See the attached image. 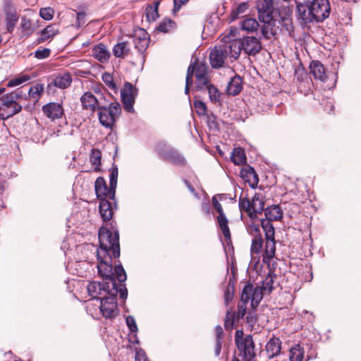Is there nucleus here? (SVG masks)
<instances>
[{
	"label": "nucleus",
	"mask_w": 361,
	"mask_h": 361,
	"mask_svg": "<svg viewBox=\"0 0 361 361\" xmlns=\"http://www.w3.org/2000/svg\"><path fill=\"white\" fill-rule=\"evenodd\" d=\"M239 208L241 211L247 212L250 218H252V204L249 198L240 197Z\"/></svg>",
	"instance_id": "45"
},
{
	"label": "nucleus",
	"mask_w": 361,
	"mask_h": 361,
	"mask_svg": "<svg viewBox=\"0 0 361 361\" xmlns=\"http://www.w3.org/2000/svg\"><path fill=\"white\" fill-rule=\"evenodd\" d=\"M231 160L235 165H242L246 162V156L243 149L240 147L234 148Z\"/></svg>",
	"instance_id": "31"
},
{
	"label": "nucleus",
	"mask_w": 361,
	"mask_h": 361,
	"mask_svg": "<svg viewBox=\"0 0 361 361\" xmlns=\"http://www.w3.org/2000/svg\"><path fill=\"white\" fill-rule=\"evenodd\" d=\"M228 51L230 56L235 59L239 57V55L243 50L242 39L238 40H233L228 46Z\"/></svg>",
	"instance_id": "30"
},
{
	"label": "nucleus",
	"mask_w": 361,
	"mask_h": 361,
	"mask_svg": "<svg viewBox=\"0 0 361 361\" xmlns=\"http://www.w3.org/2000/svg\"><path fill=\"white\" fill-rule=\"evenodd\" d=\"M20 26L22 28V32H25L27 36L32 34L34 30L32 27V23L30 19L25 16L22 17Z\"/></svg>",
	"instance_id": "47"
},
{
	"label": "nucleus",
	"mask_w": 361,
	"mask_h": 361,
	"mask_svg": "<svg viewBox=\"0 0 361 361\" xmlns=\"http://www.w3.org/2000/svg\"><path fill=\"white\" fill-rule=\"evenodd\" d=\"M223 195L219 194L212 197V204L215 210L218 212L219 215L216 216V221L219 226L224 236L225 240L228 245L231 243V235L228 227V220L223 210L221 204L219 200H222Z\"/></svg>",
	"instance_id": "8"
},
{
	"label": "nucleus",
	"mask_w": 361,
	"mask_h": 361,
	"mask_svg": "<svg viewBox=\"0 0 361 361\" xmlns=\"http://www.w3.org/2000/svg\"><path fill=\"white\" fill-rule=\"evenodd\" d=\"M30 80V77L28 75H21L18 77L11 78L8 80L6 87H12L17 85H20L25 82H27Z\"/></svg>",
	"instance_id": "46"
},
{
	"label": "nucleus",
	"mask_w": 361,
	"mask_h": 361,
	"mask_svg": "<svg viewBox=\"0 0 361 361\" xmlns=\"http://www.w3.org/2000/svg\"><path fill=\"white\" fill-rule=\"evenodd\" d=\"M92 54L101 63H106L109 61L111 54L103 43L96 44L92 49Z\"/></svg>",
	"instance_id": "19"
},
{
	"label": "nucleus",
	"mask_w": 361,
	"mask_h": 361,
	"mask_svg": "<svg viewBox=\"0 0 361 361\" xmlns=\"http://www.w3.org/2000/svg\"><path fill=\"white\" fill-rule=\"evenodd\" d=\"M303 358L304 350L299 344L295 345L290 349L289 355L290 361H302Z\"/></svg>",
	"instance_id": "34"
},
{
	"label": "nucleus",
	"mask_w": 361,
	"mask_h": 361,
	"mask_svg": "<svg viewBox=\"0 0 361 361\" xmlns=\"http://www.w3.org/2000/svg\"><path fill=\"white\" fill-rule=\"evenodd\" d=\"M133 41H150V36L147 31L140 27L134 30L133 35L131 36Z\"/></svg>",
	"instance_id": "41"
},
{
	"label": "nucleus",
	"mask_w": 361,
	"mask_h": 361,
	"mask_svg": "<svg viewBox=\"0 0 361 361\" xmlns=\"http://www.w3.org/2000/svg\"><path fill=\"white\" fill-rule=\"evenodd\" d=\"M4 10L6 16H10V13L11 15L17 14L10 0H8L5 2Z\"/></svg>",
	"instance_id": "61"
},
{
	"label": "nucleus",
	"mask_w": 361,
	"mask_h": 361,
	"mask_svg": "<svg viewBox=\"0 0 361 361\" xmlns=\"http://www.w3.org/2000/svg\"><path fill=\"white\" fill-rule=\"evenodd\" d=\"M291 13L292 10L288 6H282L281 9L279 11L280 18H286V17L290 18Z\"/></svg>",
	"instance_id": "62"
},
{
	"label": "nucleus",
	"mask_w": 361,
	"mask_h": 361,
	"mask_svg": "<svg viewBox=\"0 0 361 361\" xmlns=\"http://www.w3.org/2000/svg\"><path fill=\"white\" fill-rule=\"evenodd\" d=\"M276 277V274L269 272L262 282V286L261 288L263 290L267 291L269 293H271L274 289V283Z\"/></svg>",
	"instance_id": "40"
},
{
	"label": "nucleus",
	"mask_w": 361,
	"mask_h": 361,
	"mask_svg": "<svg viewBox=\"0 0 361 361\" xmlns=\"http://www.w3.org/2000/svg\"><path fill=\"white\" fill-rule=\"evenodd\" d=\"M20 95L16 92H10L0 98V117L6 120L22 110L19 100Z\"/></svg>",
	"instance_id": "5"
},
{
	"label": "nucleus",
	"mask_w": 361,
	"mask_h": 361,
	"mask_svg": "<svg viewBox=\"0 0 361 361\" xmlns=\"http://www.w3.org/2000/svg\"><path fill=\"white\" fill-rule=\"evenodd\" d=\"M265 219L269 221H279L283 218V211L279 205H272L264 209Z\"/></svg>",
	"instance_id": "25"
},
{
	"label": "nucleus",
	"mask_w": 361,
	"mask_h": 361,
	"mask_svg": "<svg viewBox=\"0 0 361 361\" xmlns=\"http://www.w3.org/2000/svg\"><path fill=\"white\" fill-rule=\"evenodd\" d=\"M262 290L261 287H254L252 284L247 283L242 290L240 301L242 302L251 301V307L255 310L262 299Z\"/></svg>",
	"instance_id": "10"
},
{
	"label": "nucleus",
	"mask_w": 361,
	"mask_h": 361,
	"mask_svg": "<svg viewBox=\"0 0 361 361\" xmlns=\"http://www.w3.org/2000/svg\"><path fill=\"white\" fill-rule=\"evenodd\" d=\"M243 88V78L235 75L228 82L226 90H242Z\"/></svg>",
	"instance_id": "42"
},
{
	"label": "nucleus",
	"mask_w": 361,
	"mask_h": 361,
	"mask_svg": "<svg viewBox=\"0 0 361 361\" xmlns=\"http://www.w3.org/2000/svg\"><path fill=\"white\" fill-rule=\"evenodd\" d=\"M103 82L110 89L117 90L118 87L121 85V79L114 78V76L109 73H104L102 76Z\"/></svg>",
	"instance_id": "29"
},
{
	"label": "nucleus",
	"mask_w": 361,
	"mask_h": 361,
	"mask_svg": "<svg viewBox=\"0 0 361 361\" xmlns=\"http://www.w3.org/2000/svg\"><path fill=\"white\" fill-rule=\"evenodd\" d=\"M236 345L238 350L243 353V360L255 357V343L251 335L245 336V339L236 343Z\"/></svg>",
	"instance_id": "13"
},
{
	"label": "nucleus",
	"mask_w": 361,
	"mask_h": 361,
	"mask_svg": "<svg viewBox=\"0 0 361 361\" xmlns=\"http://www.w3.org/2000/svg\"><path fill=\"white\" fill-rule=\"evenodd\" d=\"M155 150L158 155L164 160L173 164L184 165L185 160L177 150L164 142H159L156 145Z\"/></svg>",
	"instance_id": "9"
},
{
	"label": "nucleus",
	"mask_w": 361,
	"mask_h": 361,
	"mask_svg": "<svg viewBox=\"0 0 361 361\" xmlns=\"http://www.w3.org/2000/svg\"><path fill=\"white\" fill-rule=\"evenodd\" d=\"M99 248L97 249V269L99 275L103 278L104 282H90L87 290L92 299L100 300L109 295L112 288V283H125L127 275L120 260L113 267V259L120 257L119 235L117 231L111 232L102 227L99 231Z\"/></svg>",
	"instance_id": "1"
},
{
	"label": "nucleus",
	"mask_w": 361,
	"mask_h": 361,
	"mask_svg": "<svg viewBox=\"0 0 361 361\" xmlns=\"http://www.w3.org/2000/svg\"><path fill=\"white\" fill-rule=\"evenodd\" d=\"M276 22H269L267 23H264L261 28V32L263 37L269 39L271 35H274L276 33V30H274Z\"/></svg>",
	"instance_id": "43"
},
{
	"label": "nucleus",
	"mask_w": 361,
	"mask_h": 361,
	"mask_svg": "<svg viewBox=\"0 0 361 361\" xmlns=\"http://www.w3.org/2000/svg\"><path fill=\"white\" fill-rule=\"evenodd\" d=\"M176 23L170 18H166L159 23V25L155 28V30L163 33H167L171 30L176 29Z\"/></svg>",
	"instance_id": "28"
},
{
	"label": "nucleus",
	"mask_w": 361,
	"mask_h": 361,
	"mask_svg": "<svg viewBox=\"0 0 361 361\" xmlns=\"http://www.w3.org/2000/svg\"><path fill=\"white\" fill-rule=\"evenodd\" d=\"M286 18H281V21L286 30L288 32H290L293 30L291 18H288V17Z\"/></svg>",
	"instance_id": "64"
},
{
	"label": "nucleus",
	"mask_w": 361,
	"mask_h": 361,
	"mask_svg": "<svg viewBox=\"0 0 361 361\" xmlns=\"http://www.w3.org/2000/svg\"><path fill=\"white\" fill-rule=\"evenodd\" d=\"M118 293L121 298L126 299L128 290L126 284H120L118 288L117 283L114 282L109 295L101 298L100 310L102 315L106 319H113L117 315L116 296Z\"/></svg>",
	"instance_id": "4"
},
{
	"label": "nucleus",
	"mask_w": 361,
	"mask_h": 361,
	"mask_svg": "<svg viewBox=\"0 0 361 361\" xmlns=\"http://www.w3.org/2000/svg\"><path fill=\"white\" fill-rule=\"evenodd\" d=\"M263 244V238H253L251 245V252L252 253L259 254L261 252Z\"/></svg>",
	"instance_id": "51"
},
{
	"label": "nucleus",
	"mask_w": 361,
	"mask_h": 361,
	"mask_svg": "<svg viewBox=\"0 0 361 361\" xmlns=\"http://www.w3.org/2000/svg\"><path fill=\"white\" fill-rule=\"evenodd\" d=\"M72 81L71 75L68 73L57 75L54 80V85L60 89L67 88Z\"/></svg>",
	"instance_id": "27"
},
{
	"label": "nucleus",
	"mask_w": 361,
	"mask_h": 361,
	"mask_svg": "<svg viewBox=\"0 0 361 361\" xmlns=\"http://www.w3.org/2000/svg\"><path fill=\"white\" fill-rule=\"evenodd\" d=\"M249 5L247 2L240 3L235 9H233L230 14L231 21H234L243 15L247 9Z\"/></svg>",
	"instance_id": "38"
},
{
	"label": "nucleus",
	"mask_w": 361,
	"mask_h": 361,
	"mask_svg": "<svg viewBox=\"0 0 361 361\" xmlns=\"http://www.w3.org/2000/svg\"><path fill=\"white\" fill-rule=\"evenodd\" d=\"M40 36L37 39L36 44H39L47 40H51L59 33V27L56 24H50L40 31Z\"/></svg>",
	"instance_id": "17"
},
{
	"label": "nucleus",
	"mask_w": 361,
	"mask_h": 361,
	"mask_svg": "<svg viewBox=\"0 0 361 361\" xmlns=\"http://www.w3.org/2000/svg\"><path fill=\"white\" fill-rule=\"evenodd\" d=\"M252 217H255L257 214H261L264 209V201L263 195L260 193H255L252 201Z\"/></svg>",
	"instance_id": "23"
},
{
	"label": "nucleus",
	"mask_w": 361,
	"mask_h": 361,
	"mask_svg": "<svg viewBox=\"0 0 361 361\" xmlns=\"http://www.w3.org/2000/svg\"><path fill=\"white\" fill-rule=\"evenodd\" d=\"M276 252V243L275 238H267L263 255V260L269 262L275 256Z\"/></svg>",
	"instance_id": "26"
},
{
	"label": "nucleus",
	"mask_w": 361,
	"mask_h": 361,
	"mask_svg": "<svg viewBox=\"0 0 361 361\" xmlns=\"http://www.w3.org/2000/svg\"><path fill=\"white\" fill-rule=\"evenodd\" d=\"M261 226L265 233L266 239L275 238V229L271 221L267 219H262Z\"/></svg>",
	"instance_id": "37"
},
{
	"label": "nucleus",
	"mask_w": 361,
	"mask_h": 361,
	"mask_svg": "<svg viewBox=\"0 0 361 361\" xmlns=\"http://www.w3.org/2000/svg\"><path fill=\"white\" fill-rule=\"evenodd\" d=\"M99 201V211L102 218L104 221H110L114 214L111 203L108 200Z\"/></svg>",
	"instance_id": "21"
},
{
	"label": "nucleus",
	"mask_w": 361,
	"mask_h": 361,
	"mask_svg": "<svg viewBox=\"0 0 361 361\" xmlns=\"http://www.w3.org/2000/svg\"><path fill=\"white\" fill-rule=\"evenodd\" d=\"M54 10L51 7L42 8L39 10V16L45 20H50L53 18Z\"/></svg>",
	"instance_id": "52"
},
{
	"label": "nucleus",
	"mask_w": 361,
	"mask_h": 361,
	"mask_svg": "<svg viewBox=\"0 0 361 361\" xmlns=\"http://www.w3.org/2000/svg\"><path fill=\"white\" fill-rule=\"evenodd\" d=\"M94 190L97 197L99 200H114L116 188H111V185H107L106 180L103 177H98L94 183Z\"/></svg>",
	"instance_id": "11"
},
{
	"label": "nucleus",
	"mask_w": 361,
	"mask_h": 361,
	"mask_svg": "<svg viewBox=\"0 0 361 361\" xmlns=\"http://www.w3.org/2000/svg\"><path fill=\"white\" fill-rule=\"evenodd\" d=\"M235 319V313L227 311L224 320V327L226 330H231L233 329Z\"/></svg>",
	"instance_id": "49"
},
{
	"label": "nucleus",
	"mask_w": 361,
	"mask_h": 361,
	"mask_svg": "<svg viewBox=\"0 0 361 361\" xmlns=\"http://www.w3.org/2000/svg\"><path fill=\"white\" fill-rule=\"evenodd\" d=\"M149 42L150 41H133L135 48L137 50L142 63L145 61L146 55L145 52L149 47Z\"/></svg>",
	"instance_id": "44"
},
{
	"label": "nucleus",
	"mask_w": 361,
	"mask_h": 361,
	"mask_svg": "<svg viewBox=\"0 0 361 361\" xmlns=\"http://www.w3.org/2000/svg\"><path fill=\"white\" fill-rule=\"evenodd\" d=\"M241 303H239L238 305V312L237 313H235V317H237V319H241V318H243L244 316L246 314V310H247V304L248 302H242L240 301Z\"/></svg>",
	"instance_id": "60"
},
{
	"label": "nucleus",
	"mask_w": 361,
	"mask_h": 361,
	"mask_svg": "<svg viewBox=\"0 0 361 361\" xmlns=\"http://www.w3.org/2000/svg\"><path fill=\"white\" fill-rule=\"evenodd\" d=\"M310 73L314 79L319 80L323 82H327L324 90H331L336 87L337 75L334 73H326L324 65L318 60L312 61L309 66Z\"/></svg>",
	"instance_id": "7"
},
{
	"label": "nucleus",
	"mask_w": 361,
	"mask_h": 361,
	"mask_svg": "<svg viewBox=\"0 0 361 361\" xmlns=\"http://www.w3.org/2000/svg\"><path fill=\"white\" fill-rule=\"evenodd\" d=\"M258 13L274 12V4L272 0H258L257 4Z\"/></svg>",
	"instance_id": "32"
},
{
	"label": "nucleus",
	"mask_w": 361,
	"mask_h": 361,
	"mask_svg": "<svg viewBox=\"0 0 361 361\" xmlns=\"http://www.w3.org/2000/svg\"><path fill=\"white\" fill-rule=\"evenodd\" d=\"M160 2L157 1L154 2L153 6H148L145 8V16L147 18V20L150 21H154L158 17V7Z\"/></svg>",
	"instance_id": "33"
},
{
	"label": "nucleus",
	"mask_w": 361,
	"mask_h": 361,
	"mask_svg": "<svg viewBox=\"0 0 361 361\" xmlns=\"http://www.w3.org/2000/svg\"><path fill=\"white\" fill-rule=\"evenodd\" d=\"M101 159H102V152L98 149H92L90 156V160L91 164L94 166V171H100L101 169L99 168V166L101 165Z\"/></svg>",
	"instance_id": "35"
},
{
	"label": "nucleus",
	"mask_w": 361,
	"mask_h": 361,
	"mask_svg": "<svg viewBox=\"0 0 361 361\" xmlns=\"http://www.w3.org/2000/svg\"><path fill=\"white\" fill-rule=\"evenodd\" d=\"M243 50L250 56H255L262 50V47L260 41L255 37H244L242 39Z\"/></svg>",
	"instance_id": "14"
},
{
	"label": "nucleus",
	"mask_w": 361,
	"mask_h": 361,
	"mask_svg": "<svg viewBox=\"0 0 361 361\" xmlns=\"http://www.w3.org/2000/svg\"><path fill=\"white\" fill-rule=\"evenodd\" d=\"M209 66L205 61H199L196 59L191 62L188 68L185 90H190L193 85V77L195 76V85L196 90H219L211 82L208 75Z\"/></svg>",
	"instance_id": "3"
},
{
	"label": "nucleus",
	"mask_w": 361,
	"mask_h": 361,
	"mask_svg": "<svg viewBox=\"0 0 361 361\" xmlns=\"http://www.w3.org/2000/svg\"><path fill=\"white\" fill-rule=\"evenodd\" d=\"M248 233L253 236V238H262L260 231V226L259 224L252 223L247 226Z\"/></svg>",
	"instance_id": "50"
},
{
	"label": "nucleus",
	"mask_w": 361,
	"mask_h": 361,
	"mask_svg": "<svg viewBox=\"0 0 361 361\" xmlns=\"http://www.w3.org/2000/svg\"><path fill=\"white\" fill-rule=\"evenodd\" d=\"M118 176V167L114 165L110 170V180L109 184L111 185V188H116L117 180Z\"/></svg>",
	"instance_id": "53"
},
{
	"label": "nucleus",
	"mask_w": 361,
	"mask_h": 361,
	"mask_svg": "<svg viewBox=\"0 0 361 361\" xmlns=\"http://www.w3.org/2000/svg\"><path fill=\"white\" fill-rule=\"evenodd\" d=\"M43 113L52 121L61 118L63 114V109L60 104L50 102L42 107Z\"/></svg>",
	"instance_id": "16"
},
{
	"label": "nucleus",
	"mask_w": 361,
	"mask_h": 361,
	"mask_svg": "<svg viewBox=\"0 0 361 361\" xmlns=\"http://www.w3.org/2000/svg\"><path fill=\"white\" fill-rule=\"evenodd\" d=\"M228 54V51L226 46L224 47L221 46H215L209 52V62L211 66L214 69L224 67Z\"/></svg>",
	"instance_id": "12"
},
{
	"label": "nucleus",
	"mask_w": 361,
	"mask_h": 361,
	"mask_svg": "<svg viewBox=\"0 0 361 361\" xmlns=\"http://www.w3.org/2000/svg\"><path fill=\"white\" fill-rule=\"evenodd\" d=\"M234 295V288L230 284L227 286L224 290V300L225 304L228 305L229 302L233 300Z\"/></svg>",
	"instance_id": "55"
},
{
	"label": "nucleus",
	"mask_w": 361,
	"mask_h": 361,
	"mask_svg": "<svg viewBox=\"0 0 361 361\" xmlns=\"http://www.w3.org/2000/svg\"><path fill=\"white\" fill-rule=\"evenodd\" d=\"M98 117L100 123L106 128H111L118 118L121 109L120 104L115 102L106 105L104 102L99 106Z\"/></svg>",
	"instance_id": "6"
},
{
	"label": "nucleus",
	"mask_w": 361,
	"mask_h": 361,
	"mask_svg": "<svg viewBox=\"0 0 361 361\" xmlns=\"http://www.w3.org/2000/svg\"><path fill=\"white\" fill-rule=\"evenodd\" d=\"M136 94L137 92H121V100L125 111L128 112L133 111V104Z\"/></svg>",
	"instance_id": "22"
},
{
	"label": "nucleus",
	"mask_w": 361,
	"mask_h": 361,
	"mask_svg": "<svg viewBox=\"0 0 361 361\" xmlns=\"http://www.w3.org/2000/svg\"><path fill=\"white\" fill-rule=\"evenodd\" d=\"M209 94V98L212 102L214 103L221 104L223 101V98L225 95H231L236 96L239 94L240 92H208Z\"/></svg>",
	"instance_id": "36"
},
{
	"label": "nucleus",
	"mask_w": 361,
	"mask_h": 361,
	"mask_svg": "<svg viewBox=\"0 0 361 361\" xmlns=\"http://www.w3.org/2000/svg\"><path fill=\"white\" fill-rule=\"evenodd\" d=\"M274 12L270 13H258V19L259 20L264 23H267L269 22H276V20L274 18Z\"/></svg>",
	"instance_id": "56"
},
{
	"label": "nucleus",
	"mask_w": 361,
	"mask_h": 361,
	"mask_svg": "<svg viewBox=\"0 0 361 361\" xmlns=\"http://www.w3.org/2000/svg\"><path fill=\"white\" fill-rule=\"evenodd\" d=\"M135 361H149L142 349L137 350L135 356Z\"/></svg>",
	"instance_id": "63"
},
{
	"label": "nucleus",
	"mask_w": 361,
	"mask_h": 361,
	"mask_svg": "<svg viewBox=\"0 0 361 361\" xmlns=\"http://www.w3.org/2000/svg\"><path fill=\"white\" fill-rule=\"evenodd\" d=\"M126 322L128 327L129 328L131 332L136 333L138 331L135 319L133 316L128 315L126 319Z\"/></svg>",
	"instance_id": "58"
},
{
	"label": "nucleus",
	"mask_w": 361,
	"mask_h": 361,
	"mask_svg": "<svg viewBox=\"0 0 361 361\" xmlns=\"http://www.w3.org/2000/svg\"><path fill=\"white\" fill-rule=\"evenodd\" d=\"M194 108L197 114L199 116H204L207 113V106L205 104L200 100H196L194 102Z\"/></svg>",
	"instance_id": "54"
},
{
	"label": "nucleus",
	"mask_w": 361,
	"mask_h": 361,
	"mask_svg": "<svg viewBox=\"0 0 361 361\" xmlns=\"http://www.w3.org/2000/svg\"><path fill=\"white\" fill-rule=\"evenodd\" d=\"M130 53V47L128 42H121L114 45L113 54L117 58L124 59Z\"/></svg>",
	"instance_id": "24"
},
{
	"label": "nucleus",
	"mask_w": 361,
	"mask_h": 361,
	"mask_svg": "<svg viewBox=\"0 0 361 361\" xmlns=\"http://www.w3.org/2000/svg\"><path fill=\"white\" fill-rule=\"evenodd\" d=\"M103 100H105L104 97L102 96L99 98L92 94L91 92H85L81 97L80 101L83 109L94 111L99 109V106L102 105Z\"/></svg>",
	"instance_id": "15"
},
{
	"label": "nucleus",
	"mask_w": 361,
	"mask_h": 361,
	"mask_svg": "<svg viewBox=\"0 0 361 361\" xmlns=\"http://www.w3.org/2000/svg\"><path fill=\"white\" fill-rule=\"evenodd\" d=\"M281 348V341L279 338L273 337L270 338L266 345V350L268 357L272 358L280 353Z\"/></svg>",
	"instance_id": "20"
},
{
	"label": "nucleus",
	"mask_w": 361,
	"mask_h": 361,
	"mask_svg": "<svg viewBox=\"0 0 361 361\" xmlns=\"http://www.w3.org/2000/svg\"><path fill=\"white\" fill-rule=\"evenodd\" d=\"M259 26V23L254 18L245 19L241 23V28L247 32L257 31Z\"/></svg>",
	"instance_id": "39"
},
{
	"label": "nucleus",
	"mask_w": 361,
	"mask_h": 361,
	"mask_svg": "<svg viewBox=\"0 0 361 361\" xmlns=\"http://www.w3.org/2000/svg\"><path fill=\"white\" fill-rule=\"evenodd\" d=\"M295 4L297 17L305 24L322 23L331 13L329 0H295Z\"/></svg>",
	"instance_id": "2"
},
{
	"label": "nucleus",
	"mask_w": 361,
	"mask_h": 361,
	"mask_svg": "<svg viewBox=\"0 0 361 361\" xmlns=\"http://www.w3.org/2000/svg\"><path fill=\"white\" fill-rule=\"evenodd\" d=\"M274 12L270 13H258V19L259 20L264 23H267L269 22H276V20L274 18Z\"/></svg>",
	"instance_id": "57"
},
{
	"label": "nucleus",
	"mask_w": 361,
	"mask_h": 361,
	"mask_svg": "<svg viewBox=\"0 0 361 361\" xmlns=\"http://www.w3.org/2000/svg\"><path fill=\"white\" fill-rule=\"evenodd\" d=\"M241 177L245 180L252 188H255L259 183L258 176L255 169L249 165L245 166L240 171Z\"/></svg>",
	"instance_id": "18"
},
{
	"label": "nucleus",
	"mask_w": 361,
	"mask_h": 361,
	"mask_svg": "<svg viewBox=\"0 0 361 361\" xmlns=\"http://www.w3.org/2000/svg\"><path fill=\"white\" fill-rule=\"evenodd\" d=\"M18 20L17 14L6 16V24L8 32L11 33L13 31L16 23Z\"/></svg>",
	"instance_id": "48"
},
{
	"label": "nucleus",
	"mask_w": 361,
	"mask_h": 361,
	"mask_svg": "<svg viewBox=\"0 0 361 361\" xmlns=\"http://www.w3.org/2000/svg\"><path fill=\"white\" fill-rule=\"evenodd\" d=\"M51 54V50L48 48H43L42 49H37L35 52V56L38 59H43L48 58Z\"/></svg>",
	"instance_id": "59"
}]
</instances>
